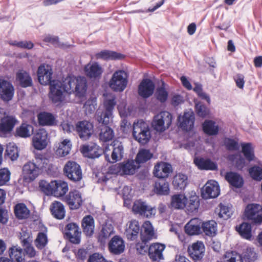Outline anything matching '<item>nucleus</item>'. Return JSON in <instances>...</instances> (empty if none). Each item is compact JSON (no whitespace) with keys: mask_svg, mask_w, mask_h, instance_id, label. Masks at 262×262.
<instances>
[{"mask_svg":"<svg viewBox=\"0 0 262 262\" xmlns=\"http://www.w3.org/2000/svg\"><path fill=\"white\" fill-rule=\"evenodd\" d=\"M50 89V99L53 103L59 105L65 100L67 93H75L78 97L83 96L86 91V80L84 77L69 76L62 81H52Z\"/></svg>","mask_w":262,"mask_h":262,"instance_id":"nucleus-1","label":"nucleus"},{"mask_svg":"<svg viewBox=\"0 0 262 262\" xmlns=\"http://www.w3.org/2000/svg\"><path fill=\"white\" fill-rule=\"evenodd\" d=\"M47 165V160L40 156L35 157L32 161L27 162L23 167L24 179L27 181L34 180Z\"/></svg>","mask_w":262,"mask_h":262,"instance_id":"nucleus-2","label":"nucleus"},{"mask_svg":"<svg viewBox=\"0 0 262 262\" xmlns=\"http://www.w3.org/2000/svg\"><path fill=\"white\" fill-rule=\"evenodd\" d=\"M116 104L114 95H106L103 102L105 111L101 113L98 112L97 114V120L99 123L106 125L110 123L113 118V111Z\"/></svg>","mask_w":262,"mask_h":262,"instance_id":"nucleus-3","label":"nucleus"},{"mask_svg":"<svg viewBox=\"0 0 262 262\" xmlns=\"http://www.w3.org/2000/svg\"><path fill=\"white\" fill-rule=\"evenodd\" d=\"M133 135L134 139L141 144L147 143L151 138L148 124L140 120L133 124Z\"/></svg>","mask_w":262,"mask_h":262,"instance_id":"nucleus-4","label":"nucleus"},{"mask_svg":"<svg viewBox=\"0 0 262 262\" xmlns=\"http://www.w3.org/2000/svg\"><path fill=\"white\" fill-rule=\"evenodd\" d=\"M128 75L124 70H118L113 74L108 85L110 88L115 92H122L127 86Z\"/></svg>","mask_w":262,"mask_h":262,"instance_id":"nucleus-5","label":"nucleus"},{"mask_svg":"<svg viewBox=\"0 0 262 262\" xmlns=\"http://www.w3.org/2000/svg\"><path fill=\"white\" fill-rule=\"evenodd\" d=\"M124 149L122 143L115 140L112 144L106 146L104 150L106 160L111 163L120 160L123 156Z\"/></svg>","mask_w":262,"mask_h":262,"instance_id":"nucleus-6","label":"nucleus"},{"mask_svg":"<svg viewBox=\"0 0 262 262\" xmlns=\"http://www.w3.org/2000/svg\"><path fill=\"white\" fill-rule=\"evenodd\" d=\"M172 118L170 113L162 111L154 117L152 126L157 132H163L169 128L171 124Z\"/></svg>","mask_w":262,"mask_h":262,"instance_id":"nucleus-7","label":"nucleus"},{"mask_svg":"<svg viewBox=\"0 0 262 262\" xmlns=\"http://www.w3.org/2000/svg\"><path fill=\"white\" fill-rule=\"evenodd\" d=\"M135 161L128 160L125 162L112 165L110 167V172L113 174L122 175H132L135 173L139 168Z\"/></svg>","mask_w":262,"mask_h":262,"instance_id":"nucleus-8","label":"nucleus"},{"mask_svg":"<svg viewBox=\"0 0 262 262\" xmlns=\"http://www.w3.org/2000/svg\"><path fill=\"white\" fill-rule=\"evenodd\" d=\"M64 172L70 180L74 182L79 181L82 178L80 166L74 161H69L66 163L64 167Z\"/></svg>","mask_w":262,"mask_h":262,"instance_id":"nucleus-9","label":"nucleus"},{"mask_svg":"<svg viewBox=\"0 0 262 262\" xmlns=\"http://www.w3.org/2000/svg\"><path fill=\"white\" fill-rule=\"evenodd\" d=\"M262 208L260 205L257 204H248L245 210V216L248 219L252 220L255 224L262 223Z\"/></svg>","mask_w":262,"mask_h":262,"instance_id":"nucleus-10","label":"nucleus"},{"mask_svg":"<svg viewBox=\"0 0 262 262\" xmlns=\"http://www.w3.org/2000/svg\"><path fill=\"white\" fill-rule=\"evenodd\" d=\"M132 210L135 214L146 217L154 216L156 212L155 208L148 206L145 202L141 200H137L134 202Z\"/></svg>","mask_w":262,"mask_h":262,"instance_id":"nucleus-11","label":"nucleus"},{"mask_svg":"<svg viewBox=\"0 0 262 262\" xmlns=\"http://www.w3.org/2000/svg\"><path fill=\"white\" fill-rule=\"evenodd\" d=\"M220 193L218 183L214 180H209L202 189L201 195L203 198L209 199L217 197Z\"/></svg>","mask_w":262,"mask_h":262,"instance_id":"nucleus-12","label":"nucleus"},{"mask_svg":"<svg viewBox=\"0 0 262 262\" xmlns=\"http://www.w3.org/2000/svg\"><path fill=\"white\" fill-rule=\"evenodd\" d=\"M4 113L3 109L0 108V119L1 120L0 123V134H7L10 133L14 126L17 122V119L12 116H6L2 117Z\"/></svg>","mask_w":262,"mask_h":262,"instance_id":"nucleus-13","label":"nucleus"},{"mask_svg":"<svg viewBox=\"0 0 262 262\" xmlns=\"http://www.w3.org/2000/svg\"><path fill=\"white\" fill-rule=\"evenodd\" d=\"M48 142L47 132L43 128L38 129L32 138V145L37 150L45 149Z\"/></svg>","mask_w":262,"mask_h":262,"instance_id":"nucleus-14","label":"nucleus"},{"mask_svg":"<svg viewBox=\"0 0 262 262\" xmlns=\"http://www.w3.org/2000/svg\"><path fill=\"white\" fill-rule=\"evenodd\" d=\"M194 120V115L191 110L185 112L178 118L179 127L186 131L191 130L193 128Z\"/></svg>","mask_w":262,"mask_h":262,"instance_id":"nucleus-15","label":"nucleus"},{"mask_svg":"<svg viewBox=\"0 0 262 262\" xmlns=\"http://www.w3.org/2000/svg\"><path fill=\"white\" fill-rule=\"evenodd\" d=\"M76 128L79 137L84 140H88L93 132V125L88 121L78 122Z\"/></svg>","mask_w":262,"mask_h":262,"instance_id":"nucleus-16","label":"nucleus"},{"mask_svg":"<svg viewBox=\"0 0 262 262\" xmlns=\"http://www.w3.org/2000/svg\"><path fill=\"white\" fill-rule=\"evenodd\" d=\"M140 231L139 222L136 220H132L126 224L124 233L128 239L134 241L138 238Z\"/></svg>","mask_w":262,"mask_h":262,"instance_id":"nucleus-17","label":"nucleus"},{"mask_svg":"<svg viewBox=\"0 0 262 262\" xmlns=\"http://www.w3.org/2000/svg\"><path fill=\"white\" fill-rule=\"evenodd\" d=\"M52 70L49 65L42 64L39 67L37 71L38 80L42 85H47L52 82Z\"/></svg>","mask_w":262,"mask_h":262,"instance_id":"nucleus-18","label":"nucleus"},{"mask_svg":"<svg viewBox=\"0 0 262 262\" xmlns=\"http://www.w3.org/2000/svg\"><path fill=\"white\" fill-rule=\"evenodd\" d=\"M66 235L73 244H78L80 242L81 232L79 226L75 223H69L67 225Z\"/></svg>","mask_w":262,"mask_h":262,"instance_id":"nucleus-19","label":"nucleus"},{"mask_svg":"<svg viewBox=\"0 0 262 262\" xmlns=\"http://www.w3.org/2000/svg\"><path fill=\"white\" fill-rule=\"evenodd\" d=\"M14 89L12 84L8 81L0 79V96L6 101L11 100L13 97Z\"/></svg>","mask_w":262,"mask_h":262,"instance_id":"nucleus-20","label":"nucleus"},{"mask_svg":"<svg viewBox=\"0 0 262 262\" xmlns=\"http://www.w3.org/2000/svg\"><path fill=\"white\" fill-rule=\"evenodd\" d=\"M125 242L118 235L114 236L109 242L108 248L111 253L114 254H120L123 253L125 249Z\"/></svg>","mask_w":262,"mask_h":262,"instance_id":"nucleus-21","label":"nucleus"},{"mask_svg":"<svg viewBox=\"0 0 262 262\" xmlns=\"http://www.w3.org/2000/svg\"><path fill=\"white\" fill-rule=\"evenodd\" d=\"M155 88V84L151 80L143 79L138 87L139 95L144 98H148L152 95Z\"/></svg>","mask_w":262,"mask_h":262,"instance_id":"nucleus-22","label":"nucleus"},{"mask_svg":"<svg viewBox=\"0 0 262 262\" xmlns=\"http://www.w3.org/2000/svg\"><path fill=\"white\" fill-rule=\"evenodd\" d=\"M80 150L85 157L92 159L98 158L102 153H104V150L94 143L83 145Z\"/></svg>","mask_w":262,"mask_h":262,"instance_id":"nucleus-23","label":"nucleus"},{"mask_svg":"<svg viewBox=\"0 0 262 262\" xmlns=\"http://www.w3.org/2000/svg\"><path fill=\"white\" fill-rule=\"evenodd\" d=\"M65 200L71 209L78 208L82 203L81 193L76 190L71 191Z\"/></svg>","mask_w":262,"mask_h":262,"instance_id":"nucleus-24","label":"nucleus"},{"mask_svg":"<svg viewBox=\"0 0 262 262\" xmlns=\"http://www.w3.org/2000/svg\"><path fill=\"white\" fill-rule=\"evenodd\" d=\"M165 245L160 243H154L148 248V255L150 259L158 261L164 258L163 252Z\"/></svg>","mask_w":262,"mask_h":262,"instance_id":"nucleus-25","label":"nucleus"},{"mask_svg":"<svg viewBox=\"0 0 262 262\" xmlns=\"http://www.w3.org/2000/svg\"><path fill=\"white\" fill-rule=\"evenodd\" d=\"M172 171L171 165L166 162H160L155 165L154 173L159 178H165Z\"/></svg>","mask_w":262,"mask_h":262,"instance_id":"nucleus-26","label":"nucleus"},{"mask_svg":"<svg viewBox=\"0 0 262 262\" xmlns=\"http://www.w3.org/2000/svg\"><path fill=\"white\" fill-rule=\"evenodd\" d=\"M205 251V247L202 242L198 241L193 243L188 249L190 257L194 260H199L202 258Z\"/></svg>","mask_w":262,"mask_h":262,"instance_id":"nucleus-27","label":"nucleus"},{"mask_svg":"<svg viewBox=\"0 0 262 262\" xmlns=\"http://www.w3.org/2000/svg\"><path fill=\"white\" fill-rule=\"evenodd\" d=\"M85 74L91 78H96L101 76L103 70L97 62L90 63L84 68Z\"/></svg>","mask_w":262,"mask_h":262,"instance_id":"nucleus-28","label":"nucleus"},{"mask_svg":"<svg viewBox=\"0 0 262 262\" xmlns=\"http://www.w3.org/2000/svg\"><path fill=\"white\" fill-rule=\"evenodd\" d=\"M201 221L198 218L191 219L185 226V232L190 235L199 234L201 231Z\"/></svg>","mask_w":262,"mask_h":262,"instance_id":"nucleus-29","label":"nucleus"},{"mask_svg":"<svg viewBox=\"0 0 262 262\" xmlns=\"http://www.w3.org/2000/svg\"><path fill=\"white\" fill-rule=\"evenodd\" d=\"M142 227L143 232L141 234V237L143 242L146 243L156 238L157 236L154 227L149 221L145 222L142 225Z\"/></svg>","mask_w":262,"mask_h":262,"instance_id":"nucleus-30","label":"nucleus"},{"mask_svg":"<svg viewBox=\"0 0 262 262\" xmlns=\"http://www.w3.org/2000/svg\"><path fill=\"white\" fill-rule=\"evenodd\" d=\"M115 233L114 226L111 221H107L102 225L98 239L101 243H104L112 235Z\"/></svg>","mask_w":262,"mask_h":262,"instance_id":"nucleus-31","label":"nucleus"},{"mask_svg":"<svg viewBox=\"0 0 262 262\" xmlns=\"http://www.w3.org/2000/svg\"><path fill=\"white\" fill-rule=\"evenodd\" d=\"M187 204V198L183 194H176L171 196V206L176 209L184 208Z\"/></svg>","mask_w":262,"mask_h":262,"instance_id":"nucleus-32","label":"nucleus"},{"mask_svg":"<svg viewBox=\"0 0 262 262\" xmlns=\"http://www.w3.org/2000/svg\"><path fill=\"white\" fill-rule=\"evenodd\" d=\"M82 227L84 234L88 236L92 235L94 232L95 221L91 215H87L83 217L81 223Z\"/></svg>","mask_w":262,"mask_h":262,"instance_id":"nucleus-33","label":"nucleus"},{"mask_svg":"<svg viewBox=\"0 0 262 262\" xmlns=\"http://www.w3.org/2000/svg\"><path fill=\"white\" fill-rule=\"evenodd\" d=\"M38 123L42 126H52L56 124V120L55 116L47 112H41L37 116Z\"/></svg>","mask_w":262,"mask_h":262,"instance_id":"nucleus-34","label":"nucleus"},{"mask_svg":"<svg viewBox=\"0 0 262 262\" xmlns=\"http://www.w3.org/2000/svg\"><path fill=\"white\" fill-rule=\"evenodd\" d=\"M71 147V141L66 139L58 143L56 146V154L59 157H64L70 153Z\"/></svg>","mask_w":262,"mask_h":262,"instance_id":"nucleus-35","label":"nucleus"},{"mask_svg":"<svg viewBox=\"0 0 262 262\" xmlns=\"http://www.w3.org/2000/svg\"><path fill=\"white\" fill-rule=\"evenodd\" d=\"M124 56L119 53L104 50L96 54L97 59H102L104 60H119L124 58Z\"/></svg>","mask_w":262,"mask_h":262,"instance_id":"nucleus-36","label":"nucleus"},{"mask_svg":"<svg viewBox=\"0 0 262 262\" xmlns=\"http://www.w3.org/2000/svg\"><path fill=\"white\" fill-rule=\"evenodd\" d=\"M50 210L53 216L61 220L65 216V209L63 205L60 202L55 201L52 203Z\"/></svg>","mask_w":262,"mask_h":262,"instance_id":"nucleus-37","label":"nucleus"},{"mask_svg":"<svg viewBox=\"0 0 262 262\" xmlns=\"http://www.w3.org/2000/svg\"><path fill=\"white\" fill-rule=\"evenodd\" d=\"M188 183V177L183 173H177L173 178L172 185L176 189L182 190L185 189Z\"/></svg>","mask_w":262,"mask_h":262,"instance_id":"nucleus-38","label":"nucleus"},{"mask_svg":"<svg viewBox=\"0 0 262 262\" xmlns=\"http://www.w3.org/2000/svg\"><path fill=\"white\" fill-rule=\"evenodd\" d=\"M69 190L67 182L62 181H55L53 195L60 197L65 195Z\"/></svg>","mask_w":262,"mask_h":262,"instance_id":"nucleus-39","label":"nucleus"},{"mask_svg":"<svg viewBox=\"0 0 262 262\" xmlns=\"http://www.w3.org/2000/svg\"><path fill=\"white\" fill-rule=\"evenodd\" d=\"M168 85L161 81V84L157 87L155 92V96L160 102L163 103L167 100L168 96Z\"/></svg>","mask_w":262,"mask_h":262,"instance_id":"nucleus-40","label":"nucleus"},{"mask_svg":"<svg viewBox=\"0 0 262 262\" xmlns=\"http://www.w3.org/2000/svg\"><path fill=\"white\" fill-rule=\"evenodd\" d=\"M194 162L201 169L215 170L217 168L216 164L209 159L195 158L194 160Z\"/></svg>","mask_w":262,"mask_h":262,"instance_id":"nucleus-41","label":"nucleus"},{"mask_svg":"<svg viewBox=\"0 0 262 262\" xmlns=\"http://www.w3.org/2000/svg\"><path fill=\"white\" fill-rule=\"evenodd\" d=\"M225 179L232 186L236 188L242 187L243 184L242 178L235 172H227L225 176Z\"/></svg>","mask_w":262,"mask_h":262,"instance_id":"nucleus-42","label":"nucleus"},{"mask_svg":"<svg viewBox=\"0 0 262 262\" xmlns=\"http://www.w3.org/2000/svg\"><path fill=\"white\" fill-rule=\"evenodd\" d=\"M16 80L19 82L20 85L26 88L32 84V79L29 74L25 71L21 70L18 72L16 76Z\"/></svg>","mask_w":262,"mask_h":262,"instance_id":"nucleus-43","label":"nucleus"},{"mask_svg":"<svg viewBox=\"0 0 262 262\" xmlns=\"http://www.w3.org/2000/svg\"><path fill=\"white\" fill-rule=\"evenodd\" d=\"M9 256L11 260H15L16 262H24L25 261L24 256L23 255L22 249L17 246H13L9 249Z\"/></svg>","mask_w":262,"mask_h":262,"instance_id":"nucleus-44","label":"nucleus"},{"mask_svg":"<svg viewBox=\"0 0 262 262\" xmlns=\"http://www.w3.org/2000/svg\"><path fill=\"white\" fill-rule=\"evenodd\" d=\"M204 132L209 135H215L219 132V125L212 120H205L203 124Z\"/></svg>","mask_w":262,"mask_h":262,"instance_id":"nucleus-45","label":"nucleus"},{"mask_svg":"<svg viewBox=\"0 0 262 262\" xmlns=\"http://www.w3.org/2000/svg\"><path fill=\"white\" fill-rule=\"evenodd\" d=\"M33 127L27 123H23L16 129V135L21 138H27L32 134Z\"/></svg>","mask_w":262,"mask_h":262,"instance_id":"nucleus-46","label":"nucleus"},{"mask_svg":"<svg viewBox=\"0 0 262 262\" xmlns=\"http://www.w3.org/2000/svg\"><path fill=\"white\" fill-rule=\"evenodd\" d=\"M202 228L206 235L213 236L217 231V224L214 221H209L202 224Z\"/></svg>","mask_w":262,"mask_h":262,"instance_id":"nucleus-47","label":"nucleus"},{"mask_svg":"<svg viewBox=\"0 0 262 262\" xmlns=\"http://www.w3.org/2000/svg\"><path fill=\"white\" fill-rule=\"evenodd\" d=\"M14 213L18 219H24L29 216L30 211L25 204L19 203L14 207Z\"/></svg>","mask_w":262,"mask_h":262,"instance_id":"nucleus-48","label":"nucleus"},{"mask_svg":"<svg viewBox=\"0 0 262 262\" xmlns=\"http://www.w3.org/2000/svg\"><path fill=\"white\" fill-rule=\"evenodd\" d=\"M155 190L157 194L166 195L169 192V184L164 180H160L155 183Z\"/></svg>","mask_w":262,"mask_h":262,"instance_id":"nucleus-49","label":"nucleus"},{"mask_svg":"<svg viewBox=\"0 0 262 262\" xmlns=\"http://www.w3.org/2000/svg\"><path fill=\"white\" fill-rule=\"evenodd\" d=\"M55 181L48 182L45 180H41L39 183V187L42 192L47 195H53Z\"/></svg>","mask_w":262,"mask_h":262,"instance_id":"nucleus-50","label":"nucleus"},{"mask_svg":"<svg viewBox=\"0 0 262 262\" xmlns=\"http://www.w3.org/2000/svg\"><path fill=\"white\" fill-rule=\"evenodd\" d=\"M237 231L243 238L247 239H250L251 238V226L250 224L243 223L237 229Z\"/></svg>","mask_w":262,"mask_h":262,"instance_id":"nucleus-51","label":"nucleus"},{"mask_svg":"<svg viewBox=\"0 0 262 262\" xmlns=\"http://www.w3.org/2000/svg\"><path fill=\"white\" fill-rule=\"evenodd\" d=\"M187 209L191 212L196 211L199 207V201L198 196L194 191H192L189 196V200L187 201Z\"/></svg>","mask_w":262,"mask_h":262,"instance_id":"nucleus-52","label":"nucleus"},{"mask_svg":"<svg viewBox=\"0 0 262 262\" xmlns=\"http://www.w3.org/2000/svg\"><path fill=\"white\" fill-rule=\"evenodd\" d=\"M152 154L148 149H140L137 155L136 158V163H143L146 162L151 159Z\"/></svg>","mask_w":262,"mask_h":262,"instance_id":"nucleus-53","label":"nucleus"},{"mask_svg":"<svg viewBox=\"0 0 262 262\" xmlns=\"http://www.w3.org/2000/svg\"><path fill=\"white\" fill-rule=\"evenodd\" d=\"M242 152L246 159L249 161H251L254 159V149L252 144L243 143L242 144Z\"/></svg>","mask_w":262,"mask_h":262,"instance_id":"nucleus-54","label":"nucleus"},{"mask_svg":"<svg viewBox=\"0 0 262 262\" xmlns=\"http://www.w3.org/2000/svg\"><path fill=\"white\" fill-rule=\"evenodd\" d=\"M114 136L113 130L109 127L105 126L103 127L99 135L100 139L103 142H107L111 140Z\"/></svg>","mask_w":262,"mask_h":262,"instance_id":"nucleus-55","label":"nucleus"},{"mask_svg":"<svg viewBox=\"0 0 262 262\" xmlns=\"http://www.w3.org/2000/svg\"><path fill=\"white\" fill-rule=\"evenodd\" d=\"M118 110L121 117H126L132 114L133 107L132 106H126V103L122 101L118 104Z\"/></svg>","mask_w":262,"mask_h":262,"instance_id":"nucleus-56","label":"nucleus"},{"mask_svg":"<svg viewBox=\"0 0 262 262\" xmlns=\"http://www.w3.org/2000/svg\"><path fill=\"white\" fill-rule=\"evenodd\" d=\"M24 251L29 257H34L36 254V251L34 247L30 244L28 239H24L22 241Z\"/></svg>","mask_w":262,"mask_h":262,"instance_id":"nucleus-57","label":"nucleus"},{"mask_svg":"<svg viewBox=\"0 0 262 262\" xmlns=\"http://www.w3.org/2000/svg\"><path fill=\"white\" fill-rule=\"evenodd\" d=\"M6 152L12 160H15L18 157L17 147L14 144L10 143L7 146Z\"/></svg>","mask_w":262,"mask_h":262,"instance_id":"nucleus-58","label":"nucleus"},{"mask_svg":"<svg viewBox=\"0 0 262 262\" xmlns=\"http://www.w3.org/2000/svg\"><path fill=\"white\" fill-rule=\"evenodd\" d=\"M48 243V238L46 234L42 232L38 233L35 241V245L38 249H42Z\"/></svg>","mask_w":262,"mask_h":262,"instance_id":"nucleus-59","label":"nucleus"},{"mask_svg":"<svg viewBox=\"0 0 262 262\" xmlns=\"http://www.w3.org/2000/svg\"><path fill=\"white\" fill-rule=\"evenodd\" d=\"M225 262H243L242 256L236 252H227L225 255Z\"/></svg>","mask_w":262,"mask_h":262,"instance_id":"nucleus-60","label":"nucleus"},{"mask_svg":"<svg viewBox=\"0 0 262 262\" xmlns=\"http://www.w3.org/2000/svg\"><path fill=\"white\" fill-rule=\"evenodd\" d=\"M219 215L220 217L227 220L230 217L232 214L231 208L228 206L221 204L220 205Z\"/></svg>","mask_w":262,"mask_h":262,"instance_id":"nucleus-61","label":"nucleus"},{"mask_svg":"<svg viewBox=\"0 0 262 262\" xmlns=\"http://www.w3.org/2000/svg\"><path fill=\"white\" fill-rule=\"evenodd\" d=\"M195 111L197 115L201 117H205L209 114V110L200 102L195 103Z\"/></svg>","mask_w":262,"mask_h":262,"instance_id":"nucleus-62","label":"nucleus"},{"mask_svg":"<svg viewBox=\"0 0 262 262\" xmlns=\"http://www.w3.org/2000/svg\"><path fill=\"white\" fill-rule=\"evenodd\" d=\"M97 100L96 98H92L89 99L84 104V108L86 114H91L94 112L96 108Z\"/></svg>","mask_w":262,"mask_h":262,"instance_id":"nucleus-63","label":"nucleus"},{"mask_svg":"<svg viewBox=\"0 0 262 262\" xmlns=\"http://www.w3.org/2000/svg\"><path fill=\"white\" fill-rule=\"evenodd\" d=\"M250 176L255 180H262V168L258 166H254L249 169Z\"/></svg>","mask_w":262,"mask_h":262,"instance_id":"nucleus-64","label":"nucleus"}]
</instances>
